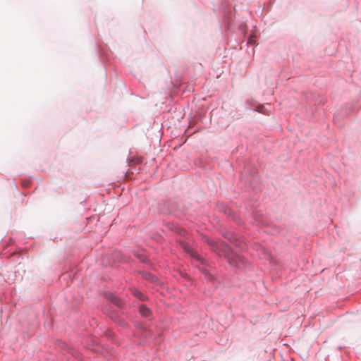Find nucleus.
<instances>
[{
  "label": "nucleus",
  "instance_id": "f257e3e1",
  "mask_svg": "<svg viewBox=\"0 0 361 361\" xmlns=\"http://www.w3.org/2000/svg\"><path fill=\"white\" fill-rule=\"evenodd\" d=\"M246 109H252L255 111L262 113V114H266V108L265 105L264 104H259L257 102L255 101H250L247 100L245 102Z\"/></svg>",
  "mask_w": 361,
  "mask_h": 361
},
{
  "label": "nucleus",
  "instance_id": "f03ea898",
  "mask_svg": "<svg viewBox=\"0 0 361 361\" xmlns=\"http://www.w3.org/2000/svg\"><path fill=\"white\" fill-rule=\"evenodd\" d=\"M233 11L229 10L228 11L224 12L223 16V21L225 26V28L227 30H231L233 25Z\"/></svg>",
  "mask_w": 361,
  "mask_h": 361
},
{
  "label": "nucleus",
  "instance_id": "7ed1b4c3",
  "mask_svg": "<svg viewBox=\"0 0 361 361\" xmlns=\"http://www.w3.org/2000/svg\"><path fill=\"white\" fill-rule=\"evenodd\" d=\"M243 259L240 256L228 257V263L231 265H238V262H242Z\"/></svg>",
  "mask_w": 361,
  "mask_h": 361
},
{
  "label": "nucleus",
  "instance_id": "20e7f679",
  "mask_svg": "<svg viewBox=\"0 0 361 361\" xmlns=\"http://www.w3.org/2000/svg\"><path fill=\"white\" fill-rule=\"evenodd\" d=\"M140 313L145 317H148L151 314V310L147 307L145 305H142L139 308Z\"/></svg>",
  "mask_w": 361,
  "mask_h": 361
},
{
  "label": "nucleus",
  "instance_id": "39448f33",
  "mask_svg": "<svg viewBox=\"0 0 361 361\" xmlns=\"http://www.w3.org/2000/svg\"><path fill=\"white\" fill-rule=\"evenodd\" d=\"M111 300V301L113 302H114L115 304H116L118 306H121V303L120 302V300H118V298H117L116 296H111V298H110Z\"/></svg>",
  "mask_w": 361,
  "mask_h": 361
},
{
  "label": "nucleus",
  "instance_id": "423d86ee",
  "mask_svg": "<svg viewBox=\"0 0 361 361\" xmlns=\"http://www.w3.org/2000/svg\"><path fill=\"white\" fill-rule=\"evenodd\" d=\"M133 294H134L136 297H137V298H140L141 300H144V299H145V296H144V295H142V293H141L139 290H135V291L133 292Z\"/></svg>",
  "mask_w": 361,
  "mask_h": 361
},
{
  "label": "nucleus",
  "instance_id": "0eeeda50",
  "mask_svg": "<svg viewBox=\"0 0 361 361\" xmlns=\"http://www.w3.org/2000/svg\"><path fill=\"white\" fill-rule=\"evenodd\" d=\"M141 161V159H130L129 164H138Z\"/></svg>",
  "mask_w": 361,
  "mask_h": 361
},
{
  "label": "nucleus",
  "instance_id": "6e6552de",
  "mask_svg": "<svg viewBox=\"0 0 361 361\" xmlns=\"http://www.w3.org/2000/svg\"><path fill=\"white\" fill-rule=\"evenodd\" d=\"M244 27H245V25L241 23L239 25V29L243 31L244 30Z\"/></svg>",
  "mask_w": 361,
  "mask_h": 361
},
{
  "label": "nucleus",
  "instance_id": "1a4fd4ad",
  "mask_svg": "<svg viewBox=\"0 0 361 361\" xmlns=\"http://www.w3.org/2000/svg\"><path fill=\"white\" fill-rule=\"evenodd\" d=\"M191 256H192L193 257H196V254L195 252H192Z\"/></svg>",
  "mask_w": 361,
  "mask_h": 361
},
{
  "label": "nucleus",
  "instance_id": "9d476101",
  "mask_svg": "<svg viewBox=\"0 0 361 361\" xmlns=\"http://www.w3.org/2000/svg\"><path fill=\"white\" fill-rule=\"evenodd\" d=\"M130 158L133 159V158H135V157L132 156V157H130Z\"/></svg>",
  "mask_w": 361,
  "mask_h": 361
}]
</instances>
